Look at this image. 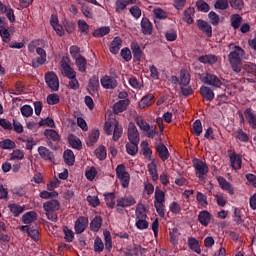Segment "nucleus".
<instances>
[{
  "mask_svg": "<svg viewBox=\"0 0 256 256\" xmlns=\"http://www.w3.org/2000/svg\"><path fill=\"white\" fill-rule=\"evenodd\" d=\"M126 151L128 155L135 156L139 151V142H130L126 144Z\"/></svg>",
  "mask_w": 256,
  "mask_h": 256,
  "instance_id": "nucleus-37",
  "label": "nucleus"
},
{
  "mask_svg": "<svg viewBox=\"0 0 256 256\" xmlns=\"http://www.w3.org/2000/svg\"><path fill=\"white\" fill-rule=\"evenodd\" d=\"M194 15H195V8H191V7L187 8L184 11L183 21H185V23H188V25H192Z\"/></svg>",
  "mask_w": 256,
  "mask_h": 256,
  "instance_id": "nucleus-36",
  "label": "nucleus"
},
{
  "mask_svg": "<svg viewBox=\"0 0 256 256\" xmlns=\"http://www.w3.org/2000/svg\"><path fill=\"white\" fill-rule=\"evenodd\" d=\"M104 249H105V244L103 243V240H101V238L97 237L94 240V251H95V253H103Z\"/></svg>",
  "mask_w": 256,
  "mask_h": 256,
  "instance_id": "nucleus-53",
  "label": "nucleus"
},
{
  "mask_svg": "<svg viewBox=\"0 0 256 256\" xmlns=\"http://www.w3.org/2000/svg\"><path fill=\"white\" fill-rule=\"evenodd\" d=\"M116 211L118 213H123V209L127 207H133L137 201L133 196H124L117 199Z\"/></svg>",
  "mask_w": 256,
  "mask_h": 256,
  "instance_id": "nucleus-10",
  "label": "nucleus"
},
{
  "mask_svg": "<svg viewBox=\"0 0 256 256\" xmlns=\"http://www.w3.org/2000/svg\"><path fill=\"white\" fill-rule=\"evenodd\" d=\"M100 83L104 89H115L117 87V79L109 75L102 77Z\"/></svg>",
  "mask_w": 256,
  "mask_h": 256,
  "instance_id": "nucleus-15",
  "label": "nucleus"
},
{
  "mask_svg": "<svg viewBox=\"0 0 256 256\" xmlns=\"http://www.w3.org/2000/svg\"><path fill=\"white\" fill-rule=\"evenodd\" d=\"M191 83V75L185 70L180 71V87L187 86Z\"/></svg>",
  "mask_w": 256,
  "mask_h": 256,
  "instance_id": "nucleus-40",
  "label": "nucleus"
},
{
  "mask_svg": "<svg viewBox=\"0 0 256 256\" xmlns=\"http://www.w3.org/2000/svg\"><path fill=\"white\" fill-rule=\"evenodd\" d=\"M68 141L73 149H81V140L77 136L70 134L68 136Z\"/></svg>",
  "mask_w": 256,
  "mask_h": 256,
  "instance_id": "nucleus-46",
  "label": "nucleus"
},
{
  "mask_svg": "<svg viewBox=\"0 0 256 256\" xmlns=\"http://www.w3.org/2000/svg\"><path fill=\"white\" fill-rule=\"evenodd\" d=\"M155 103V95L153 93H148L138 103L139 109H147Z\"/></svg>",
  "mask_w": 256,
  "mask_h": 256,
  "instance_id": "nucleus-14",
  "label": "nucleus"
},
{
  "mask_svg": "<svg viewBox=\"0 0 256 256\" xmlns=\"http://www.w3.org/2000/svg\"><path fill=\"white\" fill-rule=\"evenodd\" d=\"M127 135L130 143H139L141 141V137L139 136V130L134 123H129Z\"/></svg>",
  "mask_w": 256,
  "mask_h": 256,
  "instance_id": "nucleus-12",
  "label": "nucleus"
},
{
  "mask_svg": "<svg viewBox=\"0 0 256 256\" xmlns=\"http://www.w3.org/2000/svg\"><path fill=\"white\" fill-rule=\"evenodd\" d=\"M38 153L42 159H45V161H53V159H55V156H53L47 147L40 146L38 148Z\"/></svg>",
  "mask_w": 256,
  "mask_h": 256,
  "instance_id": "nucleus-26",
  "label": "nucleus"
},
{
  "mask_svg": "<svg viewBox=\"0 0 256 256\" xmlns=\"http://www.w3.org/2000/svg\"><path fill=\"white\" fill-rule=\"evenodd\" d=\"M197 27L198 29H200V31L205 33L208 37H212L213 29L211 28V25L209 24V22L205 20H198Z\"/></svg>",
  "mask_w": 256,
  "mask_h": 256,
  "instance_id": "nucleus-17",
  "label": "nucleus"
},
{
  "mask_svg": "<svg viewBox=\"0 0 256 256\" xmlns=\"http://www.w3.org/2000/svg\"><path fill=\"white\" fill-rule=\"evenodd\" d=\"M87 225H89V219L85 216L79 217L74 225L75 232L80 235L87 229Z\"/></svg>",
  "mask_w": 256,
  "mask_h": 256,
  "instance_id": "nucleus-13",
  "label": "nucleus"
},
{
  "mask_svg": "<svg viewBox=\"0 0 256 256\" xmlns=\"http://www.w3.org/2000/svg\"><path fill=\"white\" fill-rule=\"evenodd\" d=\"M99 130L94 129L90 132L88 139H87V145H95L97 141H99Z\"/></svg>",
  "mask_w": 256,
  "mask_h": 256,
  "instance_id": "nucleus-42",
  "label": "nucleus"
},
{
  "mask_svg": "<svg viewBox=\"0 0 256 256\" xmlns=\"http://www.w3.org/2000/svg\"><path fill=\"white\" fill-rule=\"evenodd\" d=\"M123 41L119 37H115L110 44V52H112L114 55H117L119 51H121Z\"/></svg>",
  "mask_w": 256,
  "mask_h": 256,
  "instance_id": "nucleus-30",
  "label": "nucleus"
},
{
  "mask_svg": "<svg viewBox=\"0 0 256 256\" xmlns=\"http://www.w3.org/2000/svg\"><path fill=\"white\" fill-rule=\"evenodd\" d=\"M196 6H197V9L198 11H202L203 13H208V11L211 9L209 7V4H207L205 1L203 0H198L196 2Z\"/></svg>",
  "mask_w": 256,
  "mask_h": 256,
  "instance_id": "nucleus-61",
  "label": "nucleus"
},
{
  "mask_svg": "<svg viewBox=\"0 0 256 256\" xmlns=\"http://www.w3.org/2000/svg\"><path fill=\"white\" fill-rule=\"evenodd\" d=\"M9 209L14 217H19V215L25 211V208L19 204H10Z\"/></svg>",
  "mask_w": 256,
  "mask_h": 256,
  "instance_id": "nucleus-47",
  "label": "nucleus"
},
{
  "mask_svg": "<svg viewBox=\"0 0 256 256\" xmlns=\"http://www.w3.org/2000/svg\"><path fill=\"white\" fill-rule=\"evenodd\" d=\"M156 151L163 161H167L169 159V149L163 143H160L156 146Z\"/></svg>",
  "mask_w": 256,
  "mask_h": 256,
  "instance_id": "nucleus-25",
  "label": "nucleus"
},
{
  "mask_svg": "<svg viewBox=\"0 0 256 256\" xmlns=\"http://www.w3.org/2000/svg\"><path fill=\"white\" fill-rule=\"evenodd\" d=\"M148 173L152 177V181H157L159 179V173H157V164L155 163V159L151 160V163L147 165Z\"/></svg>",
  "mask_w": 256,
  "mask_h": 256,
  "instance_id": "nucleus-28",
  "label": "nucleus"
},
{
  "mask_svg": "<svg viewBox=\"0 0 256 256\" xmlns=\"http://www.w3.org/2000/svg\"><path fill=\"white\" fill-rule=\"evenodd\" d=\"M196 201L201 205V207H207V205H209V202H207V196L201 192L197 193Z\"/></svg>",
  "mask_w": 256,
  "mask_h": 256,
  "instance_id": "nucleus-60",
  "label": "nucleus"
},
{
  "mask_svg": "<svg viewBox=\"0 0 256 256\" xmlns=\"http://www.w3.org/2000/svg\"><path fill=\"white\" fill-rule=\"evenodd\" d=\"M105 201L108 207H110V209H113V207H115V194L114 193L106 194Z\"/></svg>",
  "mask_w": 256,
  "mask_h": 256,
  "instance_id": "nucleus-63",
  "label": "nucleus"
},
{
  "mask_svg": "<svg viewBox=\"0 0 256 256\" xmlns=\"http://www.w3.org/2000/svg\"><path fill=\"white\" fill-rule=\"evenodd\" d=\"M60 71L63 77H67V79H73V77H77V72L71 67V60L68 57L62 58L60 62Z\"/></svg>",
  "mask_w": 256,
  "mask_h": 256,
  "instance_id": "nucleus-8",
  "label": "nucleus"
},
{
  "mask_svg": "<svg viewBox=\"0 0 256 256\" xmlns=\"http://www.w3.org/2000/svg\"><path fill=\"white\" fill-rule=\"evenodd\" d=\"M25 157V152H23L20 149H15L10 154V161H22V159Z\"/></svg>",
  "mask_w": 256,
  "mask_h": 256,
  "instance_id": "nucleus-48",
  "label": "nucleus"
},
{
  "mask_svg": "<svg viewBox=\"0 0 256 256\" xmlns=\"http://www.w3.org/2000/svg\"><path fill=\"white\" fill-rule=\"evenodd\" d=\"M127 9V0H116L115 11L116 13H123Z\"/></svg>",
  "mask_w": 256,
  "mask_h": 256,
  "instance_id": "nucleus-52",
  "label": "nucleus"
},
{
  "mask_svg": "<svg viewBox=\"0 0 256 256\" xmlns=\"http://www.w3.org/2000/svg\"><path fill=\"white\" fill-rule=\"evenodd\" d=\"M230 22L233 29H239L241 27V23H243V17L239 14H233L230 17Z\"/></svg>",
  "mask_w": 256,
  "mask_h": 256,
  "instance_id": "nucleus-39",
  "label": "nucleus"
},
{
  "mask_svg": "<svg viewBox=\"0 0 256 256\" xmlns=\"http://www.w3.org/2000/svg\"><path fill=\"white\" fill-rule=\"evenodd\" d=\"M199 79L204 85H210L213 89H221V86L223 85V81H221L220 77L209 72L200 74Z\"/></svg>",
  "mask_w": 256,
  "mask_h": 256,
  "instance_id": "nucleus-4",
  "label": "nucleus"
},
{
  "mask_svg": "<svg viewBox=\"0 0 256 256\" xmlns=\"http://www.w3.org/2000/svg\"><path fill=\"white\" fill-rule=\"evenodd\" d=\"M192 165L195 169L196 177H198L200 181H203V179H205V175L209 173V167L207 164L200 159H194Z\"/></svg>",
  "mask_w": 256,
  "mask_h": 256,
  "instance_id": "nucleus-9",
  "label": "nucleus"
},
{
  "mask_svg": "<svg viewBox=\"0 0 256 256\" xmlns=\"http://www.w3.org/2000/svg\"><path fill=\"white\" fill-rule=\"evenodd\" d=\"M127 107H129V99L119 100L114 104L113 112L116 115H119V113H123V111H127Z\"/></svg>",
  "mask_w": 256,
  "mask_h": 256,
  "instance_id": "nucleus-20",
  "label": "nucleus"
},
{
  "mask_svg": "<svg viewBox=\"0 0 256 256\" xmlns=\"http://www.w3.org/2000/svg\"><path fill=\"white\" fill-rule=\"evenodd\" d=\"M33 221H37V213L30 211L23 215L22 222L26 225H29V223H33Z\"/></svg>",
  "mask_w": 256,
  "mask_h": 256,
  "instance_id": "nucleus-41",
  "label": "nucleus"
},
{
  "mask_svg": "<svg viewBox=\"0 0 256 256\" xmlns=\"http://www.w3.org/2000/svg\"><path fill=\"white\" fill-rule=\"evenodd\" d=\"M99 89V77L93 76L90 78L88 83V91L89 93H95Z\"/></svg>",
  "mask_w": 256,
  "mask_h": 256,
  "instance_id": "nucleus-35",
  "label": "nucleus"
},
{
  "mask_svg": "<svg viewBox=\"0 0 256 256\" xmlns=\"http://www.w3.org/2000/svg\"><path fill=\"white\" fill-rule=\"evenodd\" d=\"M141 31L144 35H151L153 33V24L148 18H142L141 21Z\"/></svg>",
  "mask_w": 256,
  "mask_h": 256,
  "instance_id": "nucleus-22",
  "label": "nucleus"
},
{
  "mask_svg": "<svg viewBox=\"0 0 256 256\" xmlns=\"http://www.w3.org/2000/svg\"><path fill=\"white\" fill-rule=\"evenodd\" d=\"M21 231H26L33 241H39V230L33 229L29 226H21Z\"/></svg>",
  "mask_w": 256,
  "mask_h": 256,
  "instance_id": "nucleus-31",
  "label": "nucleus"
},
{
  "mask_svg": "<svg viewBox=\"0 0 256 256\" xmlns=\"http://www.w3.org/2000/svg\"><path fill=\"white\" fill-rule=\"evenodd\" d=\"M103 225V219L101 216H96L90 223L91 231L94 233H97L101 229V226Z\"/></svg>",
  "mask_w": 256,
  "mask_h": 256,
  "instance_id": "nucleus-33",
  "label": "nucleus"
},
{
  "mask_svg": "<svg viewBox=\"0 0 256 256\" xmlns=\"http://www.w3.org/2000/svg\"><path fill=\"white\" fill-rule=\"evenodd\" d=\"M164 37L166 38V41H177V30L175 29H169L164 33Z\"/></svg>",
  "mask_w": 256,
  "mask_h": 256,
  "instance_id": "nucleus-54",
  "label": "nucleus"
},
{
  "mask_svg": "<svg viewBox=\"0 0 256 256\" xmlns=\"http://www.w3.org/2000/svg\"><path fill=\"white\" fill-rule=\"evenodd\" d=\"M228 47L231 50L228 55L229 63L235 73H241L242 59L245 55V50H243L241 46L234 44H230Z\"/></svg>",
  "mask_w": 256,
  "mask_h": 256,
  "instance_id": "nucleus-1",
  "label": "nucleus"
},
{
  "mask_svg": "<svg viewBox=\"0 0 256 256\" xmlns=\"http://www.w3.org/2000/svg\"><path fill=\"white\" fill-rule=\"evenodd\" d=\"M85 177L88 181H93L95 177H97V168L91 167L90 169L86 170Z\"/></svg>",
  "mask_w": 256,
  "mask_h": 256,
  "instance_id": "nucleus-62",
  "label": "nucleus"
},
{
  "mask_svg": "<svg viewBox=\"0 0 256 256\" xmlns=\"http://www.w3.org/2000/svg\"><path fill=\"white\" fill-rule=\"evenodd\" d=\"M153 15L156 19H159V20L167 19V17L169 16L167 11H165L161 8H155L153 10Z\"/></svg>",
  "mask_w": 256,
  "mask_h": 256,
  "instance_id": "nucleus-51",
  "label": "nucleus"
},
{
  "mask_svg": "<svg viewBox=\"0 0 256 256\" xmlns=\"http://www.w3.org/2000/svg\"><path fill=\"white\" fill-rule=\"evenodd\" d=\"M95 155L97 159L100 161H103L107 157V150L105 149V146H100L95 150Z\"/></svg>",
  "mask_w": 256,
  "mask_h": 256,
  "instance_id": "nucleus-59",
  "label": "nucleus"
},
{
  "mask_svg": "<svg viewBox=\"0 0 256 256\" xmlns=\"http://www.w3.org/2000/svg\"><path fill=\"white\" fill-rule=\"evenodd\" d=\"M230 165L235 171L241 169L243 163L242 156L236 153L230 154Z\"/></svg>",
  "mask_w": 256,
  "mask_h": 256,
  "instance_id": "nucleus-16",
  "label": "nucleus"
},
{
  "mask_svg": "<svg viewBox=\"0 0 256 256\" xmlns=\"http://www.w3.org/2000/svg\"><path fill=\"white\" fill-rule=\"evenodd\" d=\"M200 94L206 101H213L215 99V92H213V89L208 86H201L200 87Z\"/></svg>",
  "mask_w": 256,
  "mask_h": 256,
  "instance_id": "nucleus-21",
  "label": "nucleus"
},
{
  "mask_svg": "<svg viewBox=\"0 0 256 256\" xmlns=\"http://www.w3.org/2000/svg\"><path fill=\"white\" fill-rule=\"evenodd\" d=\"M192 133L199 137L203 133V125L201 124V120H196L192 125Z\"/></svg>",
  "mask_w": 256,
  "mask_h": 256,
  "instance_id": "nucleus-50",
  "label": "nucleus"
},
{
  "mask_svg": "<svg viewBox=\"0 0 256 256\" xmlns=\"http://www.w3.org/2000/svg\"><path fill=\"white\" fill-rule=\"evenodd\" d=\"M147 219V211L143 205H138L136 208V220Z\"/></svg>",
  "mask_w": 256,
  "mask_h": 256,
  "instance_id": "nucleus-56",
  "label": "nucleus"
},
{
  "mask_svg": "<svg viewBox=\"0 0 256 256\" xmlns=\"http://www.w3.org/2000/svg\"><path fill=\"white\" fill-rule=\"evenodd\" d=\"M131 49H132L133 57L134 59H136V61L143 59V50H141V46H139V44L132 43Z\"/></svg>",
  "mask_w": 256,
  "mask_h": 256,
  "instance_id": "nucleus-32",
  "label": "nucleus"
},
{
  "mask_svg": "<svg viewBox=\"0 0 256 256\" xmlns=\"http://www.w3.org/2000/svg\"><path fill=\"white\" fill-rule=\"evenodd\" d=\"M106 135H113V141H119L123 135V127L119 125V121L115 118H110L104 125Z\"/></svg>",
  "mask_w": 256,
  "mask_h": 256,
  "instance_id": "nucleus-2",
  "label": "nucleus"
},
{
  "mask_svg": "<svg viewBox=\"0 0 256 256\" xmlns=\"http://www.w3.org/2000/svg\"><path fill=\"white\" fill-rule=\"evenodd\" d=\"M0 147L1 149H4V150H11V149H15L17 145L15 144V141L11 139H4L0 141Z\"/></svg>",
  "mask_w": 256,
  "mask_h": 256,
  "instance_id": "nucleus-45",
  "label": "nucleus"
},
{
  "mask_svg": "<svg viewBox=\"0 0 256 256\" xmlns=\"http://www.w3.org/2000/svg\"><path fill=\"white\" fill-rule=\"evenodd\" d=\"M75 64L80 73H85V71H87V59H85V57L79 56V58H76Z\"/></svg>",
  "mask_w": 256,
  "mask_h": 256,
  "instance_id": "nucleus-34",
  "label": "nucleus"
},
{
  "mask_svg": "<svg viewBox=\"0 0 256 256\" xmlns=\"http://www.w3.org/2000/svg\"><path fill=\"white\" fill-rule=\"evenodd\" d=\"M116 177L119 179L121 186L124 189H127L129 187V183H131V175L129 172H127V168L124 164H119L116 167Z\"/></svg>",
  "mask_w": 256,
  "mask_h": 256,
  "instance_id": "nucleus-7",
  "label": "nucleus"
},
{
  "mask_svg": "<svg viewBox=\"0 0 256 256\" xmlns=\"http://www.w3.org/2000/svg\"><path fill=\"white\" fill-rule=\"evenodd\" d=\"M0 37L4 43H11V33L9 32V29H0Z\"/></svg>",
  "mask_w": 256,
  "mask_h": 256,
  "instance_id": "nucleus-57",
  "label": "nucleus"
},
{
  "mask_svg": "<svg viewBox=\"0 0 256 256\" xmlns=\"http://www.w3.org/2000/svg\"><path fill=\"white\" fill-rule=\"evenodd\" d=\"M198 61L200 63H204L205 65H215V63H217V56L213 54L202 55L198 58Z\"/></svg>",
  "mask_w": 256,
  "mask_h": 256,
  "instance_id": "nucleus-27",
  "label": "nucleus"
},
{
  "mask_svg": "<svg viewBox=\"0 0 256 256\" xmlns=\"http://www.w3.org/2000/svg\"><path fill=\"white\" fill-rule=\"evenodd\" d=\"M244 117L252 129H256V114L253 113V109L247 108L244 111Z\"/></svg>",
  "mask_w": 256,
  "mask_h": 256,
  "instance_id": "nucleus-19",
  "label": "nucleus"
},
{
  "mask_svg": "<svg viewBox=\"0 0 256 256\" xmlns=\"http://www.w3.org/2000/svg\"><path fill=\"white\" fill-rule=\"evenodd\" d=\"M214 7L220 11H225L229 9V0H216Z\"/></svg>",
  "mask_w": 256,
  "mask_h": 256,
  "instance_id": "nucleus-55",
  "label": "nucleus"
},
{
  "mask_svg": "<svg viewBox=\"0 0 256 256\" xmlns=\"http://www.w3.org/2000/svg\"><path fill=\"white\" fill-rule=\"evenodd\" d=\"M109 33H111V28L109 26H102L95 29L92 35L99 39L101 37H105V35H109Z\"/></svg>",
  "mask_w": 256,
  "mask_h": 256,
  "instance_id": "nucleus-29",
  "label": "nucleus"
},
{
  "mask_svg": "<svg viewBox=\"0 0 256 256\" xmlns=\"http://www.w3.org/2000/svg\"><path fill=\"white\" fill-rule=\"evenodd\" d=\"M198 221L201 223L204 227H208L211 223V213L209 211H201L198 215Z\"/></svg>",
  "mask_w": 256,
  "mask_h": 256,
  "instance_id": "nucleus-24",
  "label": "nucleus"
},
{
  "mask_svg": "<svg viewBox=\"0 0 256 256\" xmlns=\"http://www.w3.org/2000/svg\"><path fill=\"white\" fill-rule=\"evenodd\" d=\"M64 161L66 165L73 166L75 163V154L71 150H66L64 152Z\"/></svg>",
  "mask_w": 256,
  "mask_h": 256,
  "instance_id": "nucleus-44",
  "label": "nucleus"
},
{
  "mask_svg": "<svg viewBox=\"0 0 256 256\" xmlns=\"http://www.w3.org/2000/svg\"><path fill=\"white\" fill-rule=\"evenodd\" d=\"M104 235V241H105V249L107 251H111V249H113V241L111 238V232H109V230H105L103 232Z\"/></svg>",
  "mask_w": 256,
  "mask_h": 256,
  "instance_id": "nucleus-43",
  "label": "nucleus"
},
{
  "mask_svg": "<svg viewBox=\"0 0 256 256\" xmlns=\"http://www.w3.org/2000/svg\"><path fill=\"white\" fill-rule=\"evenodd\" d=\"M63 233L65 234L64 236L65 241H67V243H73V240L75 239V233L73 232V230L65 226L63 228Z\"/></svg>",
  "mask_w": 256,
  "mask_h": 256,
  "instance_id": "nucleus-49",
  "label": "nucleus"
},
{
  "mask_svg": "<svg viewBox=\"0 0 256 256\" xmlns=\"http://www.w3.org/2000/svg\"><path fill=\"white\" fill-rule=\"evenodd\" d=\"M230 7L236 11H241L245 7V2L243 0H230Z\"/></svg>",
  "mask_w": 256,
  "mask_h": 256,
  "instance_id": "nucleus-58",
  "label": "nucleus"
},
{
  "mask_svg": "<svg viewBox=\"0 0 256 256\" xmlns=\"http://www.w3.org/2000/svg\"><path fill=\"white\" fill-rule=\"evenodd\" d=\"M187 245L191 251L201 255V246L199 245V240H197L195 237H189Z\"/></svg>",
  "mask_w": 256,
  "mask_h": 256,
  "instance_id": "nucleus-23",
  "label": "nucleus"
},
{
  "mask_svg": "<svg viewBox=\"0 0 256 256\" xmlns=\"http://www.w3.org/2000/svg\"><path fill=\"white\" fill-rule=\"evenodd\" d=\"M136 125L139 127L140 131L146 133L149 139H154L157 135V126H151L143 117H137L135 119Z\"/></svg>",
  "mask_w": 256,
  "mask_h": 256,
  "instance_id": "nucleus-5",
  "label": "nucleus"
},
{
  "mask_svg": "<svg viewBox=\"0 0 256 256\" xmlns=\"http://www.w3.org/2000/svg\"><path fill=\"white\" fill-rule=\"evenodd\" d=\"M48 105H57L59 103L60 98L58 94H49L46 98Z\"/></svg>",
  "mask_w": 256,
  "mask_h": 256,
  "instance_id": "nucleus-64",
  "label": "nucleus"
},
{
  "mask_svg": "<svg viewBox=\"0 0 256 256\" xmlns=\"http://www.w3.org/2000/svg\"><path fill=\"white\" fill-rule=\"evenodd\" d=\"M43 209L46 213V217L53 223L57 222V211L61 209V202L59 200H49L43 204Z\"/></svg>",
  "mask_w": 256,
  "mask_h": 256,
  "instance_id": "nucleus-3",
  "label": "nucleus"
},
{
  "mask_svg": "<svg viewBox=\"0 0 256 256\" xmlns=\"http://www.w3.org/2000/svg\"><path fill=\"white\" fill-rule=\"evenodd\" d=\"M46 85H48L49 89L52 91H59V78L55 72H48L45 75Z\"/></svg>",
  "mask_w": 256,
  "mask_h": 256,
  "instance_id": "nucleus-11",
  "label": "nucleus"
},
{
  "mask_svg": "<svg viewBox=\"0 0 256 256\" xmlns=\"http://www.w3.org/2000/svg\"><path fill=\"white\" fill-rule=\"evenodd\" d=\"M234 137L241 143H247L249 142V135L243 131V129H238L234 132Z\"/></svg>",
  "mask_w": 256,
  "mask_h": 256,
  "instance_id": "nucleus-38",
  "label": "nucleus"
},
{
  "mask_svg": "<svg viewBox=\"0 0 256 256\" xmlns=\"http://www.w3.org/2000/svg\"><path fill=\"white\" fill-rule=\"evenodd\" d=\"M217 181L221 189H223V191H226L230 195H235V190L233 189V186L231 185V183L227 182V180L224 177L219 176L217 178Z\"/></svg>",
  "mask_w": 256,
  "mask_h": 256,
  "instance_id": "nucleus-18",
  "label": "nucleus"
},
{
  "mask_svg": "<svg viewBox=\"0 0 256 256\" xmlns=\"http://www.w3.org/2000/svg\"><path fill=\"white\" fill-rule=\"evenodd\" d=\"M154 207L159 217H165V192L159 188L155 190Z\"/></svg>",
  "mask_w": 256,
  "mask_h": 256,
  "instance_id": "nucleus-6",
  "label": "nucleus"
}]
</instances>
